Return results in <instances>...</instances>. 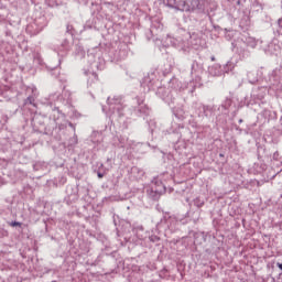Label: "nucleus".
Masks as SVG:
<instances>
[{"label":"nucleus","instance_id":"2","mask_svg":"<svg viewBox=\"0 0 282 282\" xmlns=\"http://www.w3.org/2000/svg\"><path fill=\"white\" fill-rule=\"evenodd\" d=\"M278 268L282 270V263H278Z\"/></svg>","mask_w":282,"mask_h":282},{"label":"nucleus","instance_id":"1","mask_svg":"<svg viewBox=\"0 0 282 282\" xmlns=\"http://www.w3.org/2000/svg\"><path fill=\"white\" fill-rule=\"evenodd\" d=\"M11 226L14 228V227H17V226H21V223H19V221H13V223L11 224Z\"/></svg>","mask_w":282,"mask_h":282},{"label":"nucleus","instance_id":"3","mask_svg":"<svg viewBox=\"0 0 282 282\" xmlns=\"http://www.w3.org/2000/svg\"><path fill=\"white\" fill-rule=\"evenodd\" d=\"M98 177H102V174H98Z\"/></svg>","mask_w":282,"mask_h":282}]
</instances>
